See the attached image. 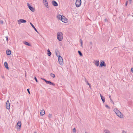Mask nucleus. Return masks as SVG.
<instances>
[{"label":"nucleus","instance_id":"19","mask_svg":"<svg viewBox=\"0 0 133 133\" xmlns=\"http://www.w3.org/2000/svg\"><path fill=\"white\" fill-rule=\"evenodd\" d=\"M11 51L9 50H8L6 51V53L8 55H10L11 54Z\"/></svg>","mask_w":133,"mask_h":133},{"label":"nucleus","instance_id":"16","mask_svg":"<svg viewBox=\"0 0 133 133\" xmlns=\"http://www.w3.org/2000/svg\"><path fill=\"white\" fill-rule=\"evenodd\" d=\"M30 24L31 25L32 28L34 29L35 30V31L38 33H39L38 31L37 30V29L35 28L34 26L32 24L31 22L30 23Z\"/></svg>","mask_w":133,"mask_h":133},{"label":"nucleus","instance_id":"31","mask_svg":"<svg viewBox=\"0 0 133 133\" xmlns=\"http://www.w3.org/2000/svg\"><path fill=\"white\" fill-rule=\"evenodd\" d=\"M52 114H49L48 115V117L49 118H51L52 117Z\"/></svg>","mask_w":133,"mask_h":133},{"label":"nucleus","instance_id":"32","mask_svg":"<svg viewBox=\"0 0 133 133\" xmlns=\"http://www.w3.org/2000/svg\"><path fill=\"white\" fill-rule=\"evenodd\" d=\"M34 79L36 80V82H38V81L36 77H34Z\"/></svg>","mask_w":133,"mask_h":133},{"label":"nucleus","instance_id":"17","mask_svg":"<svg viewBox=\"0 0 133 133\" xmlns=\"http://www.w3.org/2000/svg\"><path fill=\"white\" fill-rule=\"evenodd\" d=\"M94 63L95 65L97 66H98L99 65V62L98 61H95Z\"/></svg>","mask_w":133,"mask_h":133},{"label":"nucleus","instance_id":"46","mask_svg":"<svg viewBox=\"0 0 133 133\" xmlns=\"http://www.w3.org/2000/svg\"><path fill=\"white\" fill-rule=\"evenodd\" d=\"M34 133H37V132H36V131H35V132H34Z\"/></svg>","mask_w":133,"mask_h":133},{"label":"nucleus","instance_id":"11","mask_svg":"<svg viewBox=\"0 0 133 133\" xmlns=\"http://www.w3.org/2000/svg\"><path fill=\"white\" fill-rule=\"evenodd\" d=\"M119 117L122 118L123 117V115L121 112L120 111L118 113L116 114Z\"/></svg>","mask_w":133,"mask_h":133},{"label":"nucleus","instance_id":"7","mask_svg":"<svg viewBox=\"0 0 133 133\" xmlns=\"http://www.w3.org/2000/svg\"><path fill=\"white\" fill-rule=\"evenodd\" d=\"M6 108L8 109H10V105L9 100H8L6 104Z\"/></svg>","mask_w":133,"mask_h":133},{"label":"nucleus","instance_id":"38","mask_svg":"<svg viewBox=\"0 0 133 133\" xmlns=\"http://www.w3.org/2000/svg\"><path fill=\"white\" fill-rule=\"evenodd\" d=\"M6 38L7 42H8V37L7 36L6 37Z\"/></svg>","mask_w":133,"mask_h":133},{"label":"nucleus","instance_id":"14","mask_svg":"<svg viewBox=\"0 0 133 133\" xmlns=\"http://www.w3.org/2000/svg\"><path fill=\"white\" fill-rule=\"evenodd\" d=\"M63 17V16H61L60 15H58L57 16V18L59 20H61Z\"/></svg>","mask_w":133,"mask_h":133},{"label":"nucleus","instance_id":"13","mask_svg":"<svg viewBox=\"0 0 133 133\" xmlns=\"http://www.w3.org/2000/svg\"><path fill=\"white\" fill-rule=\"evenodd\" d=\"M52 4L55 6H58V4L55 1H53L52 2Z\"/></svg>","mask_w":133,"mask_h":133},{"label":"nucleus","instance_id":"22","mask_svg":"<svg viewBox=\"0 0 133 133\" xmlns=\"http://www.w3.org/2000/svg\"><path fill=\"white\" fill-rule=\"evenodd\" d=\"M48 52L47 54L49 56H50L51 54V52L50 51V50L48 49L47 50Z\"/></svg>","mask_w":133,"mask_h":133},{"label":"nucleus","instance_id":"34","mask_svg":"<svg viewBox=\"0 0 133 133\" xmlns=\"http://www.w3.org/2000/svg\"><path fill=\"white\" fill-rule=\"evenodd\" d=\"M0 23L2 24H3V21L2 20H0Z\"/></svg>","mask_w":133,"mask_h":133},{"label":"nucleus","instance_id":"26","mask_svg":"<svg viewBox=\"0 0 133 133\" xmlns=\"http://www.w3.org/2000/svg\"><path fill=\"white\" fill-rule=\"evenodd\" d=\"M78 53L79 55L81 56H82V54L81 52L79 51H78Z\"/></svg>","mask_w":133,"mask_h":133},{"label":"nucleus","instance_id":"21","mask_svg":"<svg viewBox=\"0 0 133 133\" xmlns=\"http://www.w3.org/2000/svg\"><path fill=\"white\" fill-rule=\"evenodd\" d=\"M114 110L115 113L116 114H117L119 112H120V111L119 110L116 109H114Z\"/></svg>","mask_w":133,"mask_h":133},{"label":"nucleus","instance_id":"28","mask_svg":"<svg viewBox=\"0 0 133 133\" xmlns=\"http://www.w3.org/2000/svg\"><path fill=\"white\" fill-rule=\"evenodd\" d=\"M85 81L86 83L88 85H89V83L88 82V81L85 78H84Z\"/></svg>","mask_w":133,"mask_h":133},{"label":"nucleus","instance_id":"33","mask_svg":"<svg viewBox=\"0 0 133 133\" xmlns=\"http://www.w3.org/2000/svg\"><path fill=\"white\" fill-rule=\"evenodd\" d=\"M105 107H106L108 108L109 109H110V107H109V106L108 105H105Z\"/></svg>","mask_w":133,"mask_h":133},{"label":"nucleus","instance_id":"41","mask_svg":"<svg viewBox=\"0 0 133 133\" xmlns=\"http://www.w3.org/2000/svg\"><path fill=\"white\" fill-rule=\"evenodd\" d=\"M110 100H111V102L113 104H114V102L111 99V98H110Z\"/></svg>","mask_w":133,"mask_h":133},{"label":"nucleus","instance_id":"36","mask_svg":"<svg viewBox=\"0 0 133 133\" xmlns=\"http://www.w3.org/2000/svg\"><path fill=\"white\" fill-rule=\"evenodd\" d=\"M131 71L133 73V68H131Z\"/></svg>","mask_w":133,"mask_h":133},{"label":"nucleus","instance_id":"6","mask_svg":"<svg viewBox=\"0 0 133 133\" xmlns=\"http://www.w3.org/2000/svg\"><path fill=\"white\" fill-rule=\"evenodd\" d=\"M21 125V121H18L17 125V129L18 130H19L20 129Z\"/></svg>","mask_w":133,"mask_h":133},{"label":"nucleus","instance_id":"51","mask_svg":"<svg viewBox=\"0 0 133 133\" xmlns=\"http://www.w3.org/2000/svg\"><path fill=\"white\" fill-rule=\"evenodd\" d=\"M130 1H131V0H129Z\"/></svg>","mask_w":133,"mask_h":133},{"label":"nucleus","instance_id":"29","mask_svg":"<svg viewBox=\"0 0 133 133\" xmlns=\"http://www.w3.org/2000/svg\"><path fill=\"white\" fill-rule=\"evenodd\" d=\"M80 42L81 44V46L82 47L83 46V41L82 40V39H80Z\"/></svg>","mask_w":133,"mask_h":133},{"label":"nucleus","instance_id":"5","mask_svg":"<svg viewBox=\"0 0 133 133\" xmlns=\"http://www.w3.org/2000/svg\"><path fill=\"white\" fill-rule=\"evenodd\" d=\"M81 0H76L75 3L76 6L77 7H79L81 5Z\"/></svg>","mask_w":133,"mask_h":133},{"label":"nucleus","instance_id":"43","mask_svg":"<svg viewBox=\"0 0 133 133\" xmlns=\"http://www.w3.org/2000/svg\"><path fill=\"white\" fill-rule=\"evenodd\" d=\"M100 97H101V98H102V97H103L102 96V95H101V94H100Z\"/></svg>","mask_w":133,"mask_h":133},{"label":"nucleus","instance_id":"15","mask_svg":"<svg viewBox=\"0 0 133 133\" xmlns=\"http://www.w3.org/2000/svg\"><path fill=\"white\" fill-rule=\"evenodd\" d=\"M100 66L101 67H102L103 66H106V65L104 62V61L101 62L100 64Z\"/></svg>","mask_w":133,"mask_h":133},{"label":"nucleus","instance_id":"49","mask_svg":"<svg viewBox=\"0 0 133 133\" xmlns=\"http://www.w3.org/2000/svg\"><path fill=\"white\" fill-rule=\"evenodd\" d=\"M85 133H87V132H85Z\"/></svg>","mask_w":133,"mask_h":133},{"label":"nucleus","instance_id":"39","mask_svg":"<svg viewBox=\"0 0 133 133\" xmlns=\"http://www.w3.org/2000/svg\"><path fill=\"white\" fill-rule=\"evenodd\" d=\"M126 132L124 131V130H123L122 131V133H126Z\"/></svg>","mask_w":133,"mask_h":133},{"label":"nucleus","instance_id":"50","mask_svg":"<svg viewBox=\"0 0 133 133\" xmlns=\"http://www.w3.org/2000/svg\"><path fill=\"white\" fill-rule=\"evenodd\" d=\"M26 74H25V76H26Z\"/></svg>","mask_w":133,"mask_h":133},{"label":"nucleus","instance_id":"30","mask_svg":"<svg viewBox=\"0 0 133 133\" xmlns=\"http://www.w3.org/2000/svg\"><path fill=\"white\" fill-rule=\"evenodd\" d=\"M72 131L74 133H76V129L74 128L72 129Z\"/></svg>","mask_w":133,"mask_h":133},{"label":"nucleus","instance_id":"4","mask_svg":"<svg viewBox=\"0 0 133 133\" xmlns=\"http://www.w3.org/2000/svg\"><path fill=\"white\" fill-rule=\"evenodd\" d=\"M41 79L45 81L47 84H49L50 85H52L53 86L55 85L54 83H52L51 81H47L45 79L43 78H41Z\"/></svg>","mask_w":133,"mask_h":133},{"label":"nucleus","instance_id":"9","mask_svg":"<svg viewBox=\"0 0 133 133\" xmlns=\"http://www.w3.org/2000/svg\"><path fill=\"white\" fill-rule=\"evenodd\" d=\"M26 21L25 20L22 19H21L18 20V23L20 24L21 23H26Z\"/></svg>","mask_w":133,"mask_h":133},{"label":"nucleus","instance_id":"40","mask_svg":"<svg viewBox=\"0 0 133 133\" xmlns=\"http://www.w3.org/2000/svg\"><path fill=\"white\" fill-rule=\"evenodd\" d=\"M90 44L91 45H92V43L91 42H90Z\"/></svg>","mask_w":133,"mask_h":133},{"label":"nucleus","instance_id":"27","mask_svg":"<svg viewBox=\"0 0 133 133\" xmlns=\"http://www.w3.org/2000/svg\"><path fill=\"white\" fill-rule=\"evenodd\" d=\"M101 99L102 100L103 103H104L105 102V98L103 97H102V98H101Z\"/></svg>","mask_w":133,"mask_h":133},{"label":"nucleus","instance_id":"12","mask_svg":"<svg viewBox=\"0 0 133 133\" xmlns=\"http://www.w3.org/2000/svg\"><path fill=\"white\" fill-rule=\"evenodd\" d=\"M62 22L66 23L67 22V19L65 17L63 16V17L61 20Z\"/></svg>","mask_w":133,"mask_h":133},{"label":"nucleus","instance_id":"2","mask_svg":"<svg viewBox=\"0 0 133 133\" xmlns=\"http://www.w3.org/2000/svg\"><path fill=\"white\" fill-rule=\"evenodd\" d=\"M58 60L59 64L61 65H63V59L62 57L59 55L58 57Z\"/></svg>","mask_w":133,"mask_h":133},{"label":"nucleus","instance_id":"24","mask_svg":"<svg viewBox=\"0 0 133 133\" xmlns=\"http://www.w3.org/2000/svg\"><path fill=\"white\" fill-rule=\"evenodd\" d=\"M105 133H110V131L107 129H105L104 130Z\"/></svg>","mask_w":133,"mask_h":133},{"label":"nucleus","instance_id":"8","mask_svg":"<svg viewBox=\"0 0 133 133\" xmlns=\"http://www.w3.org/2000/svg\"><path fill=\"white\" fill-rule=\"evenodd\" d=\"M27 6H28L29 9L32 12H34L35 11V10L34 9L31 7L30 5V4H29V3H28L27 4Z\"/></svg>","mask_w":133,"mask_h":133},{"label":"nucleus","instance_id":"35","mask_svg":"<svg viewBox=\"0 0 133 133\" xmlns=\"http://www.w3.org/2000/svg\"><path fill=\"white\" fill-rule=\"evenodd\" d=\"M27 90L28 92V93H29V94H30V93L29 91V89H27Z\"/></svg>","mask_w":133,"mask_h":133},{"label":"nucleus","instance_id":"10","mask_svg":"<svg viewBox=\"0 0 133 133\" xmlns=\"http://www.w3.org/2000/svg\"><path fill=\"white\" fill-rule=\"evenodd\" d=\"M45 6L47 8H48V2L46 0H44V1H43Z\"/></svg>","mask_w":133,"mask_h":133},{"label":"nucleus","instance_id":"42","mask_svg":"<svg viewBox=\"0 0 133 133\" xmlns=\"http://www.w3.org/2000/svg\"><path fill=\"white\" fill-rule=\"evenodd\" d=\"M89 85L90 88H91V87L90 84H89V85Z\"/></svg>","mask_w":133,"mask_h":133},{"label":"nucleus","instance_id":"44","mask_svg":"<svg viewBox=\"0 0 133 133\" xmlns=\"http://www.w3.org/2000/svg\"><path fill=\"white\" fill-rule=\"evenodd\" d=\"M104 20L105 22H106L107 21V20L105 19H104Z\"/></svg>","mask_w":133,"mask_h":133},{"label":"nucleus","instance_id":"23","mask_svg":"<svg viewBox=\"0 0 133 133\" xmlns=\"http://www.w3.org/2000/svg\"><path fill=\"white\" fill-rule=\"evenodd\" d=\"M24 43L26 45L29 46H30V45L29 43L27 42H25Z\"/></svg>","mask_w":133,"mask_h":133},{"label":"nucleus","instance_id":"1","mask_svg":"<svg viewBox=\"0 0 133 133\" xmlns=\"http://www.w3.org/2000/svg\"><path fill=\"white\" fill-rule=\"evenodd\" d=\"M57 38L59 41H61L63 39V34L62 32H58L57 34Z\"/></svg>","mask_w":133,"mask_h":133},{"label":"nucleus","instance_id":"45","mask_svg":"<svg viewBox=\"0 0 133 133\" xmlns=\"http://www.w3.org/2000/svg\"><path fill=\"white\" fill-rule=\"evenodd\" d=\"M56 55L57 56H58H58H58V55H57V54L56 53Z\"/></svg>","mask_w":133,"mask_h":133},{"label":"nucleus","instance_id":"48","mask_svg":"<svg viewBox=\"0 0 133 133\" xmlns=\"http://www.w3.org/2000/svg\"><path fill=\"white\" fill-rule=\"evenodd\" d=\"M109 97L110 98H110V96H109Z\"/></svg>","mask_w":133,"mask_h":133},{"label":"nucleus","instance_id":"20","mask_svg":"<svg viewBox=\"0 0 133 133\" xmlns=\"http://www.w3.org/2000/svg\"><path fill=\"white\" fill-rule=\"evenodd\" d=\"M45 113V111L44 110H42L40 112V115L42 116Z\"/></svg>","mask_w":133,"mask_h":133},{"label":"nucleus","instance_id":"3","mask_svg":"<svg viewBox=\"0 0 133 133\" xmlns=\"http://www.w3.org/2000/svg\"><path fill=\"white\" fill-rule=\"evenodd\" d=\"M41 79L45 81L47 84H49L50 85H52L53 86L55 85L54 83H52L51 81H47L45 79L43 78H41Z\"/></svg>","mask_w":133,"mask_h":133},{"label":"nucleus","instance_id":"37","mask_svg":"<svg viewBox=\"0 0 133 133\" xmlns=\"http://www.w3.org/2000/svg\"><path fill=\"white\" fill-rule=\"evenodd\" d=\"M127 4H128V1H127L126 2V3H125V5L126 6H127Z\"/></svg>","mask_w":133,"mask_h":133},{"label":"nucleus","instance_id":"47","mask_svg":"<svg viewBox=\"0 0 133 133\" xmlns=\"http://www.w3.org/2000/svg\"><path fill=\"white\" fill-rule=\"evenodd\" d=\"M91 48H92V47H91V48H90V49H91Z\"/></svg>","mask_w":133,"mask_h":133},{"label":"nucleus","instance_id":"52","mask_svg":"<svg viewBox=\"0 0 133 133\" xmlns=\"http://www.w3.org/2000/svg\"><path fill=\"white\" fill-rule=\"evenodd\" d=\"M43 0V1H44V0Z\"/></svg>","mask_w":133,"mask_h":133},{"label":"nucleus","instance_id":"25","mask_svg":"<svg viewBox=\"0 0 133 133\" xmlns=\"http://www.w3.org/2000/svg\"><path fill=\"white\" fill-rule=\"evenodd\" d=\"M50 76L53 78H54L55 77V75L51 73L50 74Z\"/></svg>","mask_w":133,"mask_h":133},{"label":"nucleus","instance_id":"18","mask_svg":"<svg viewBox=\"0 0 133 133\" xmlns=\"http://www.w3.org/2000/svg\"><path fill=\"white\" fill-rule=\"evenodd\" d=\"M4 65L5 67L7 69H9V68L8 66V64L6 62H5L4 63Z\"/></svg>","mask_w":133,"mask_h":133}]
</instances>
